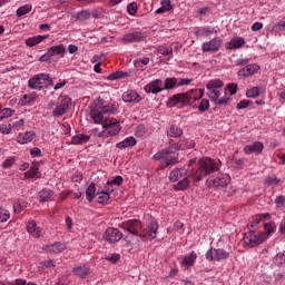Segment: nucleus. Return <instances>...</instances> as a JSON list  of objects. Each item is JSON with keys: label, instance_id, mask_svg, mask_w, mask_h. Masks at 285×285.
I'll list each match as a JSON object with an SVG mask.
<instances>
[{"label": "nucleus", "instance_id": "f257e3e1", "mask_svg": "<svg viewBox=\"0 0 285 285\" xmlns=\"http://www.w3.org/2000/svg\"><path fill=\"white\" fill-rule=\"evenodd\" d=\"M195 148V142L188 139H181L177 144L170 145L169 147L158 151L153 156L154 161H159L161 168H168V166H175L179 159L175 155L177 150H188Z\"/></svg>", "mask_w": 285, "mask_h": 285}, {"label": "nucleus", "instance_id": "f03ea898", "mask_svg": "<svg viewBox=\"0 0 285 285\" xmlns=\"http://www.w3.org/2000/svg\"><path fill=\"white\" fill-rule=\"evenodd\" d=\"M219 170V160H215L210 157H202L197 161V168L190 169V177L194 186H197L204 177H208V175H213V173H217Z\"/></svg>", "mask_w": 285, "mask_h": 285}, {"label": "nucleus", "instance_id": "7ed1b4c3", "mask_svg": "<svg viewBox=\"0 0 285 285\" xmlns=\"http://www.w3.org/2000/svg\"><path fill=\"white\" fill-rule=\"evenodd\" d=\"M206 96L215 104L216 106H226L228 104V100L230 97L225 95L222 97V94L224 92V81L222 79H212L206 85Z\"/></svg>", "mask_w": 285, "mask_h": 285}, {"label": "nucleus", "instance_id": "20e7f679", "mask_svg": "<svg viewBox=\"0 0 285 285\" xmlns=\"http://www.w3.org/2000/svg\"><path fill=\"white\" fill-rule=\"evenodd\" d=\"M89 110L94 124H101V121L106 120L104 115H112L116 107L115 104L110 102L106 105L102 98H98L89 106Z\"/></svg>", "mask_w": 285, "mask_h": 285}, {"label": "nucleus", "instance_id": "39448f33", "mask_svg": "<svg viewBox=\"0 0 285 285\" xmlns=\"http://www.w3.org/2000/svg\"><path fill=\"white\" fill-rule=\"evenodd\" d=\"M204 97V89H190L183 94H176L171 96L168 101V108H175L177 104H181L183 106H189L194 101H199Z\"/></svg>", "mask_w": 285, "mask_h": 285}, {"label": "nucleus", "instance_id": "423d86ee", "mask_svg": "<svg viewBox=\"0 0 285 285\" xmlns=\"http://www.w3.org/2000/svg\"><path fill=\"white\" fill-rule=\"evenodd\" d=\"M100 124L102 131L98 134V137H117V134L121 132V126L117 118H105Z\"/></svg>", "mask_w": 285, "mask_h": 285}, {"label": "nucleus", "instance_id": "0eeeda50", "mask_svg": "<svg viewBox=\"0 0 285 285\" xmlns=\"http://www.w3.org/2000/svg\"><path fill=\"white\" fill-rule=\"evenodd\" d=\"M48 86H55L52 78H50L48 73H37L28 81V87L31 88V90H43V88H48Z\"/></svg>", "mask_w": 285, "mask_h": 285}, {"label": "nucleus", "instance_id": "6e6552de", "mask_svg": "<svg viewBox=\"0 0 285 285\" xmlns=\"http://www.w3.org/2000/svg\"><path fill=\"white\" fill-rule=\"evenodd\" d=\"M230 257V253H228L224 248H209L206 254L205 258L207 262H210L212 264H215L217 262H224L225 259H228Z\"/></svg>", "mask_w": 285, "mask_h": 285}, {"label": "nucleus", "instance_id": "1a4fd4ad", "mask_svg": "<svg viewBox=\"0 0 285 285\" xmlns=\"http://www.w3.org/2000/svg\"><path fill=\"white\" fill-rule=\"evenodd\" d=\"M243 239L245 246H249V248H255L256 246H259V244H264V242H266L265 235L262 233H255V230L246 233Z\"/></svg>", "mask_w": 285, "mask_h": 285}, {"label": "nucleus", "instance_id": "9d476101", "mask_svg": "<svg viewBox=\"0 0 285 285\" xmlns=\"http://www.w3.org/2000/svg\"><path fill=\"white\" fill-rule=\"evenodd\" d=\"M119 226L124 230H127L128 233H130L131 235H136L137 237H140L141 228H144V224H141L139 219H129L122 222Z\"/></svg>", "mask_w": 285, "mask_h": 285}, {"label": "nucleus", "instance_id": "9b49d317", "mask_svg": "<svg viewBox=\"0 0 285 285\" xmlns=\"http://www.w3.org/2000/svg\"><path fill=\"white\" fill-rule=\"evenodd\" d=\"M159 224L156 220L149 222L146 228L140 230V239H157Z\"/></svg>", "mask_w": 285, "mask_h": 285}, {"label": "nucleus", "instance_id": "f8f14e48", "mask_svg": "<svg viewBox=\"0 0 285 285\" xmlns=\"http://www.w3.org/2000/svg\"><path fill=\"white\" fill-rule=\"evenodd\" d=\"M71 101L70 97L59 98L52 112L53 117H63L70 110Z\"/></svg>", "mask_w": 285, "mask_h": 285}, {"label": "nucleus", "instance_id": "ddd939ff", "mask_svg": "<svg viewBox=\"0 0 285 285\" xmlns=\"http://www.w3.org/2000/svg\"><path fill=\"white\" fill-rule=\"evenodd\" d=\"M206 184L209 188H224L228 186V184H230V176L226 174H220L216 178L207 179Z\"/></svg>", "mask_w": 285, "mask_h": 285}, {"label": "nucleus", "instance_id": "4468645a", "mask_svg": "<svg viewBox=\"0 0 285 285\" xmlns=\"http://www.w3.org/2000/svg\"><path fill=\"white\" fill-rule=\"evenodd\" d=\"M224 40L219 37H215L214 39L203 42L202 50L203 52H217L219 48H222Z\"/></svg>", "mask_w": 285, "mask_h": 285}, {"label": "nucleus", "instance_id": "2eb2a0df", "mask_svg": "<svg viewBox=\"0 0 285 285\" xmlns=\"http://www.w3.org/2000/svg\"><path fill=\"white\" fill-rule=\"evenodd\" d=\"M122 237L124 234L118 228L114 227L107 228L104 233V239L109 244H117V242H119Z\"/></svg>", "mask_w": 285, "mask_h": 285}, {"label": "nucleus", "instance_id": "dca6fc26", "mask_svg": "<svg viewBox=\"0 0 285 285\" xmlns=\"http://www.w3.org/2000/svg\"><path fill=\"white\" fill-rule=\"evenodd\" d=\"M266 217H271V214L266 213L255 215L252 218V220L247 224L248 230H257V228H259L262 224H264V219H266Z\"/></svg>", "mask_w": 285, "mask_h": 285}, {"label": "nucleus", "instance_id": "f3484780", "mask_svg": "<svg viewBox=\"0 0 285 285\" xmlns=\"http://www.w3.org/2000/svg\"><path fill=\"white\" fill-rule=\"evenodd\" d=\"M164 80L156 79L145 86V92H151V95H159L164 91Z\"/></svg>", "mask_w": 285, "mask_h": 285}, {"label": "nucleus", "instance_id": "a211bd4d", "mask_svg": "<svg viewBox=\"0 0 285 285\" xmlns=\"http://www.w3.org/2000/svg\"><path fill=\"white\" fill-rule=\"evenodd\" d=\"M145 36L141 31H134L122 37V43H139L144 41Z\"/></svg>", "mask_w": 285, "mask_h": 285}, {"label": "nucleus", "instance_id": "6ab92c4d", "mask_svg": "<svg viewBox=\"0 0 285 285\" xmlns=\"http://www.w3.org/2000/svg\"><path fill=\"white\" fill-rule=\"evenodd\" d=\"M264 150V144L262 141H255L252 145H246L243 148V151L245 153V155H262Z\"/></svg>", "mask_w": 285, "mask_h": 285}, {"label": "nucleus", "instance_id": "aec40b11", "mask_svg": "<svg viewBox=\"0 0 285 285\" xmlns=\"http://www.w3.org/2000/svg\"><path fill=\"white\" fill-rule=\"evenodd\" d=\"M246 46V39L243 37L232 38L230 41L225 43L226 50H239V48H244Z\"/></svg>", "mask_w": 285, "mask_h": 285}, {"label": "nucleus", "instance_id": "412c9836", "mask_svg": "<svg viewBox=\"0 0 285 285\" xmlns=\"http://www.w3.org/2000/svg\"><path fill=\"white\" fill-rule=\"evenodd\" d=\"M122 101H125V104H139L141 96L135 90H127L122 94Z\"/></svg>", "mask_w": 285, "mask_h": 285}, {"label": "nucleus", "instance_id": "4be33fe9", "mask_svg": "<svg viewBox=\"0 0 285 285\" xmlns=\"http://www.w3.org/2000/svg\"><path fill=\"white\" fill-rule=\"evenodd\" d=\"M196 262H197V253L193 250L188 255L183 256L180 261V266H183V268H191V266H195Z\"/></svg>", "mask_w": 285, "mask_h": 285}, {"label": "nucleus", "instance_id": "5701e85b", "mask_svg": "<svg viewBox=\"0 0 285 285\" xmlns=\"http://www.w3.org/2000/svg\"><path fill=\"white\" fill-rule=\"evenodd\" d=\"M22 181L26 179H41V171H39V166L32 165L28 171L22 175Z\"/></svg>", "mask_w": 285, "mask_h": 285}, {"label": "nucleus", "instance_id": "b1692460", "mask_svg": "<svg viewBox=\"0 0 285 285\" xmlns=\"http://www.w3.org/2000/svg\"><path fill=\"white\" fill-rule=\"evenodd\" d=\"M189 106H191V108H195L199 112H206L207 110H210V100L203 98L197 105V100L193 99Z\"/></svg>", "mask_w": 285, "mask_h": 285}, {"label": "nucleus", "instance_id": "393cba45", "mask_svg": "<svg viewBox=\"0 0 285 285\" xmlns=\"http://www.w3.org/2000/svg\"><path fill=\"white\" fill-rule=\"evenodd\" d=\"M72 273L77 277H80V279H86V277H88V275H90V266H88V265H76L72 268Z\"/></svg>", "mask_w": 285, "mask_h": 285}, {"label": "nucleus", "instance_id": "a878e982", "mask_svg": "<svg viewBox=\"0 0 285 285\" xmlns=\"http://www.w3.org/2000/svg\"><path fill=\"white\" fill-rule=\"evenodd\" d=\"M39 99V95L37 92L26 94L20 98V106H35Z\"/></svg>", "mask_w": 285, "mask_h": 285}, {"label": "nucleus", "instance_id": "bb28decb", "mask_svg": "<svg viewBox=\"0 0 285 285\" xmlns=\"http://www.w3.org/2000/svg\"><path fill=\"white\" fill-rule=\"evenodd\" d=\"M27 233L31 235V237H35V239H39L41 237V228L37 226V222L29 220L27 223Z\"/></svg>", "mask_w": 285, "mask_h": 285}, {"label": "nucleus", "instance_id": "cd10ccee", "mask_svg": "<svg viewBox=\"0 0 285 285\" xmlns=\"http://www.w3.org/2000/svg\"><path fill=\"white\" fill-rule=\"evenodd\" d=\"M137 146V139L130 136L125 138L122 141L116 144V148L119 150H126V148H135Z\"/></svg>", "mask_w": 285, "mask_h": 285}, {"label": "nucleus", "instance_id": "c85d7f7f", "mask_svg": "<svg viewBox=\"0 0 285 285\" xmlns=\"http://www.w3.org/2000/svg\"><path fill=\"white\" fill-rule=\"evenodd\" d=\"M259 70V66L253 63V65H247L246 67L242 68L238 70L237 75L238 77H250L255 75Z\"/></svg>", "mask_w": 285, "mask_h": 285}, {"label": "nucleus", "instance_id": "c756f323", "mask_svg": "<svg viewBox=\"0 0 285 285\" xmlns=\"http://www.w3.org/2000/svg\"><path fill=\"white\" fill-rule=\"evenodd\" d=\"M45 250L50 253V254L63 253V250H66V244L61 243V242L53 243L51 245H47L45 247Z\"/></svg>", "mask_w": 285, "mask_h": 285}, {"label": "nucleus", "instance_id": "7c9ffc66", "mask_svg": "<svg viewBox=\"0 0 285 285\" xmlns=\"http://www.w3.org/2000/svg\"><path fill=\"white\" fill-rule=\"evenodd\" d=\"M55 197V191L49 188H43L38 193V199L41 204H46V202H50Z\"/></svg>", "mask_w": 285, "mask_h": 285}, {"label": "nucleus", "instance_id": "2f4dec72", "mask_svg": "<svg viewBox=\"0 0 285 285\" xmlns=\"http://www.w3.org/2000/svg\"><path fill=\"white\" fill-rule=\"evenodd\" d=\"M188 175V169L186 168H176L169 174V181H179L181 177Z\"/></svg>", "mask_w": 285, "mask_h": 285}, {"label": "nucleus", "instance_id": "473e14b6", "mask_svg": "<svg viewBox=\"0 0 285 285\" xmlns=\"http://www.w3.org/2000/svg\"><path fill=\"white\" fill-rule=\"evenodd\" d=\"M264 232L261 233V235H265L264 238L265 240L275 233L277 229V226L275 225V222H268V223H263Z\"/></svg>", "mask_w": 285, "mask_h": 285}, {"label": "nucleus", "instance_id": "72a5a7b5", "mask_svg": "<svg viewBox=\"0 0 285 285\" xmlns=\"http://www.w3.org/2000/svg\"><path fill=\"white\" fill-rule=\"evenodd\" d=\"M90 141V136L85 134H77L71 138L72 146H83V144H88Z\"/></svg>", "mask_w": 285, "mask_h": 285}, {"label": "nucleus", "instance_id": "f704fd0d", "mask_svg": "<svg viewBox=\"0 0 285 285\" xmlns=\"http://www.w3.org/2000/svg\"><path fill=\"white\" fill-rule=\"evenodd\" d=\"M215 29L210 28V27H198L195 28L194 35L195 37H210V35H214Z\"/></svg>", "mask_w": 285, "mask_h": 285}, {"label": "nucleus", "instance_id": "c9c22d12", "mask_svg": "<svg viewBox=\"0 0 285 285\" xmlns=\"http://www.w3.org/2000/svg\"><path fill=\"white\" fill-rule=\"evenodd\" d=\"M190 179H193V176H190V174H189L183 180H180L176 185H174V190H176V191L188 190V188L190 187Z\"/></svg>", "mask_w": 285, "mask_h": 285}, {"label": "nucleus", "instance_id": "e433bc0d", "mask_svg": "<svg viewBox=\"0 0 285 285\" xmlns=\"http://www.w3.org/2000/svg\"><path fill=\"white\" fill-rule=\"evenodd\" d=\"M45 39H48V36H36L26 39L24 43L28 48H35V46H39V43H41V41H45Z\"/></svg>", "mask_w": 285, "mask_h": 285}, {"label": "nucleus", "instance_id": "4c0bfd02", "mask_svg": "<svg viewBox=\"0 0 285 285\" xmlns=\"http://www.w3.org/2000/svg\"><path fill=\"white\" fill-rule=\"evenodd\" d=\"M49 55L52 57H57L60 55V57H65L66 55V46L65 45H58V46H52L48 49Z\"/></svg>", "mask_w": 285, "mask_h": 285}, {"label": "nucleus", "instance_id": "58836bf2", "mask_svg": "<svg viewBox=\"0 0 285 285\" xmlns=\"http://www.w3.org/2000/svg\"><path fill=\"white\" fill-rule=\"evenodd\" d=\"M35 139V131H27L17 137L18 144H30Z\"/></svg>", "mask_w": 285, "mask_h": 285}, {"label": "nucleus", "instance_id": "ea45409f", "mask_svg": "<svg viewBox=\"0 0 285 285\" xmlns=\"http://www.w3.org/2000/svg\"><path fill=\"white\" fill-rule=\"evenodd\" d=\"M167 135L168 137H181L184 135V129L179 128V126L177 125H171L168 129H167Z\"/></svg>", "mask_w": 285, "mask_h": 285}, {"label": "nucleus", "instance_id": "a19ab883", "mask_svg": "<svg viewBox=\"0 0 285 285\" xmlns=\"http://www.w3.org/2000/svg\"><path fill=\"white\" fill-rule=\"evenodd\" d=\"M279 184H282V178H277V176H267L264 179V185L267 187L276 188Z\"/></svg>", "mask_w": 285, "mask_h": 285}, {"label": "nucleus", "instance_id": "79ce46f5", "mask_svg": "<svg viewBox=\"0 0 285 285\" xmlns=\"http://www.w3.org/2000/svg\"><path fill=\"white\" fill-rule=\"evenodd\" d=\"M173 88H178V82L176 77L166 78L164 81L163 90H173Z\"/></svg>", "mask_w": 285, "mask_h": 285}, {"label": "nucleus", "instance_id": "37998d69", "mask_svg": "<svg viewBox=\"0 0 285 285\" xmlns=\"http://www.w3.org/2000/svg\"><path fill=\"white\" fill-rule=\"evenodd\" d=\"M95 193H97V187L95 183H90L86 189L87 202H92L95 199Z\"/></svg>", "mask_w": 285, "mask_h": 285}, {"label": "nucleus", "instance_id": "c03bdc74", "mask_svg": "<svg viewBox=\"0 0 285 285\" xmlns=\"http://www.w3.org/2000/svg\"><path fill=\"white\" fill-rule=\"evenodd\" d=\"M274 265L278 268H285V252L276 254Z\"/></svg>", "mask_w": 285, "mask_h": 285}, {"label": "nucleus", "instance_id": "a18cd8bd", "mask_svg": "<svg viewBox=\"0 0 285 285\" xmlns=\"http://www.w3.org/2000/svg\"><path fill=\"white\" fill-rule=\"evenodd\" d=\"M12 115H14V110L12 108H3V106L0 105V121L12 117Z\"/></svg>", "mask_w": 285, "mask_h": 285}, {"label": "nucleus", "instance_id": "49530a36", "mask_svg": "<svg viewBox=\"0 0 285 285\" xmlns=\"http://www.w3.org/2000/svg\"><path fill=\"white\" fill-rule=\"evenodd\" d=\"M126 77H128V72L115 71L112 73H109L107 79H109V81H117V79H126Z\"/></svg>", "mask_w": 285, "mask_h": 285}, {"label": "nucleus", "instance_id": "de8ad7c7", "mask_svg": "<svg viewBox=\"0 0 285 285\" xmlns=\"http://www.w3.org/2000/svg\"><path fill=\"white\" fill-rule=\"evenodd\" d=\"M158 55H163L164 57L170 56V59H173V47L168 46H160L157 49Z\"/></svg>", "mask_w": 285, "mask_h": 285}, {"label": "nucleus", "instance_id": "09e8293b", "mask_svg": "<svg viewBox=\"0 0 285 285\" xmlns=\"http://www.w3.org/2000/svg\"><path fill=\"white\" fill-rule=\"evenodd\" d=\"M97 195L98 198H97V202L98 204H108L109 199H110V194H108V191H105L104 189L98 193Z\"/></svg>", "mask_w": 285, "mask_h": 285}, {"label": "nucleus", "instance_id": "8fccbe9b", "mask_svg": "<svg viewBox=\"0 0 285 285\" xmlns=\"http://www.w3.org/2000/svg\"><path fill=\"white\" fill-rule=\"evenodd\" d=\"M32 10V4H23L16 11L17 17H23Z\"/></svg>", "mask_w": 285, "mask_h": 285}, {"label": "nucleus", "instance_id": "3c124183", "mask_svg": "<svg viewBox=\"0 0 285 285\" xmlns=\"http://www.w3.org/2000/svg\"><path fill=\"white\" fill-rule=\"evenodd\" d=\"M17 164V157L10 156L6 158V160L2 163L1 167L4 169L12 168V166Z\"/></svg>", "mask_w": 285, "mask_h": 285}, {"label": "nucleus", "instance_id": "603ef678", "mask_svg": "<svg viewBox=\"0 0 285 285\" xmlns=\"http://www.w3.org/2000/svg\"><path fill=\"white\" fill-rule=\"evenodd\" d=\"M148 63H150V58L148 57L137 58L136 60H134V66L136 68H141V66H148Z\"/></svg>", "mask_w": 285, "mask_h": 285}, {"label": "nucleus", "instance_id": "864d4df0", "mask_svg": "<svg viewBox=\"0 0 285 285\" xmlns=\"http://www.w3.org/2000/svg\"><path fill=\"white\" fill-rule=\"evenodd\" d=\"M246 97H249L250 99H255L256 97H259V87H253L249 90H247Z\"/></svg>", "mask_w": 285, "mask_h": 285}, {"label": "nucleus", "instance_id": "5fc2aeb1", "mask_svg": "<svg viewBox=\"0 0 285 285\" xmlns=\"http://www.w3.org/2000/svg\"><path fill=\"white\" fill-rule=\"evenodd\" d=\"M10 219V212L8 209H3V207H0V222L4 223Z\"/></svg>", "mask_w": 285, "mask_h": 285}, {"label": "nucleus", "instance_id": "6e6d98bb", "mask_svg": "<svg viewBox=\"0 0 285 285\" xmlns=\"http://www.w3.org/2000/svg\"><path fill=\"white\" fill-rule=\"evenodd\" d=\"M109 186H121L124 184V177L116 176L112 179L108 180Z\"/></svg>", "mask_w": 285, "mask_h": 285}, {"label": "nucleus", "instance_id": "4d7b16f0", "mask_svg": "<svg viewBox=\"0 0 285 285\" xmlns=\"http://www.w3.org/2000/svg\"><path fill=\"white\" fill-rule=\"evenodd\" d=\"M24 208H27V203L26 202H18L13 204V210L14 213H21V210H23Z\"/></svg>", "mask_w": 285, "mask_h": 285}, {"label": "nucleus", "instance_id": "13d9d810", "mask_svg": "<svg viewBox=\"0 0 285 285\" xmlns=\"http://www.w3.org/2000/svg\"><path fill=\"white\" fill-rule=\"evenodd\" d=\"M127 12L131 17H135L137 14V2H131L127 6Z\"/></svg>", "mask_w": 285, "mask_h": 285}, {"label": "nucleus", "instance_id": "bf43d9fd", "mask_svg": "<svg viewBox=\"0 0 285 285\" xmlns=\"http://www.w3.org/2000/svg\"><path fill=\"white\" fill-rule=\"evenodd\" d=\"M274 204H276L277 208H284L285 206V196L278 195L274 199Z\"/></svg>", "mask_w": 285, "mask_h": 285}, {"label": "nucleus", "instance_id": "052dcab7", "mask_svg": "<svg viewBox=\"0 0 285 285\" xmlns=\"http://www.w3.org/2000/svg\"><path fill=\"white\" fill-rule=\"evenodd\" d=\"M193 79L190 78H177L178 88H181L183 86H190Z\"/></svg>", "mask_w": 285, "mask_h": 285}, {"label": "nucleus", "instance_id": "680f3d73", "mask_svg": "<svg viewBox=\"0 0 285 285\" xmlns=\"http://www.w3.org/2000/svg\"><path fill=\"white\" fill-rule=\"evenodd\" d=\"M77 19H78V21H86V20L90 19V12L86 11V10L80 11V12H78Z\"/></svg>", "mask_w": 285, "mask_h": 285}, {"label": "nucleus", "instance_id": "e2e57ef3", "mask_svg": "<svg viewBox=\"0 0 285 285\" xmlns=\"http://www.w3.org/2000/svg\"><path fill=\"white\" fill-rule=\"evenodd\" d=\"M250 106V101L249 100H240L237 106H236V110H244V108H248Z\"/></svg>", "mask_w": 285, "mask_h": 285}, {"label": "nucleus", "instance_id": "0e129e2a", "mask_svg": "<svg viewBox=\"0 0 285 285\" xmlns=\"http://www.w3.org/2000/svg\"><path fill=\"white\" fill-rule=\"evenodd\" d=\"M160 7H163L167 12H170V10H173V4L170 0H161Z\"/></svg>", "mask_w": 285, "mask_h": 285}, {"label": "nucleus", "instance_id": "69168bd1", "mask_svg": "<svg viewBox=\"0 0 285 285\" xmlns=\"http://www.w3.org/2000/svg\"><path fill=\"white\" fill-rule=\"evenodd\" d=\"M147 130H146V126L144 125H138L136 128V135L137 137H144V135H146Z\"/></svg>", "mask_w": 285, "mask_h": 285}, {"label": "nucleus", "instance_id": "338daca9", "mask_svg": "<svg viewBox=\"0 0 285 285\" xmlns=\"http://www.w3.org/2000/svg\"><path fill=\"white\" fill-rule=\"evenodd\" d=\"M227 90L229 91L230 97H233V95H237V85L228 83Z\"/></svg>", "mask_w": 285, "mask_h": 285}, {"label": "nucleus", "instance_id": "774afa93", "mask_svg": "<svg viewBox=\"0 0 285 285\" xmlns=\"http://www.w3.org/2000/svg\"><path fill=\"white\" fill-rule=\"evenodd\" d=\"M7 285H26V281L24 279H21V278H18L16 279L14 282L12 283H7Z\"/></svg>", "mask_w": 285, "mask_h": 285}]
</instances>
